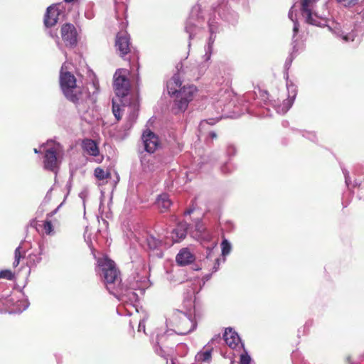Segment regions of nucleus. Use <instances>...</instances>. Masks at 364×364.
I'll use <instances>...</instances> for the list:
<instances>
[{"label":"nucleus","instance_id":"obj_36","mask_svg":"<svg viewBox=\"0 0 364 364\" xmlns=\"http://www.w3.org/2000/svg\"><path fill=\"white\" fill-rule=\"evenodd\" d=\"M338 2H346L347 0H337Z\"/></svg>","mask_w":364,"mask_h":364},{"label":"nucleus","instance_id":"obj_22","mask_svg":"<svg viewBox=\"0 0 364 364\" xmlns=\"http://www.w3.org/2000/svg\"><path fill=\"white\" fill-rule=\"evenodd\" d=\"M14 262H13V267H16L19 263L21 259H23L25 257V253L21 252V247L18 246L14 252Z\"/></svg>","mask_w":364,"mask_h":364},{"label":"nucleus","instance_id":"obj_25","mask_svg":"<svg viewBox=\"0 0 364 364\" xmlns=\"http://www.w3.org/2000/svg\"><path fill=\"white\" fill-rule=\"evenodd\" d=\"M120 107L119 105H117L116 103H114L113 102L112 103V112L114 115V117H116L117 120L119 121L122 118V116L120 114Z\"/></svg>","mask_w":364,"mask_h":364},{"label":"nucleus","instance_id":"obj_13","mask_svg":"<svg viewBox=\"0 0 364 364\" xmlns=\"http://www.w3.org/2000/svg\"><path fill=\"white\" fill-rule=\"evenodd\" d=\"M60 11L58 6H48L46 14L44 16V24L46 27H52L55 26L58 20Z\"/></svg>","mask_w":364,"mask_h":364},{"label":"nucleus","instance_id":"obj_39","mask_svg":"<svg viewBox=\"0 0 364 364\" xmlns=\"http://www.w3.org/2000/svg\"><path fill=\"white\" fill-rule=\"evenodd\" d=\"M34 151H35V153H38V152L36 149H34Z\"/></svg>","mask_w":364,"mask_h":364},{"label":"nucleus","instance_id":"obj_2","mask_svg":"<svg viewBox=\"0 0 364 364\" xmlns=\"http://www.w3.org/2000/svg\"><path fill=\"white\" fill-rule=\"evenodd\" d=\"M60 83L65 97L75 104L79 110H85L87 106L85 105V100L83 99V94L82 91L76 86L75 77L70 72L61 71Z\"/></svg>","mask_w":364,"mask_h":364},{"label":"nucleus","instance_id":"obj_29","mask_svg":"<svg viewBox=\"0 0 364 364\" xmlns=\"http://www.w3.org/2000/svg\"><path fill=\"white\" fill-rule=\"evenodd\" d=\"M219 264H220V259H216L215 261V266L213 267L214 271H217V269H218Z\"/></svg>","mask_w":364,"mask_h":364},{"label":"nucleus","instance_id":"obj_14","mask_svg":"<svg viewBox=\"0 0 364 364\" xmlns=\"http://www.w3.org/2000/svg\"><path fill=\"white\" fill-rule=\"evenodd\" d=\"M223 338L226 344L231 348H235L240 341L239 336L232 328L225 329Z\"/></svg>","mask_w":364,"mask_h":364},{"label":"nucleus","instance_id":"obj_40","mask_svg":"<svg viewBox=\"0 0 364 364\" xmlns=\"http://www.w3.org/2000/svg\"><path fill=\"white\" fill-rule=\"evenodd\" d=\"M36 228L37 231L40 232L39 229L37 227Z\"/></svg>","mask_w":364,"mask_h":364},{"label":"nucleus","instance_id":"obj_15","mask_svg":"<svg viewBox=\"0 0 364 364\" xmlns=\"http://www.w3.org/2000/svg\"><path fill=\"white\" fill-rule=\"evenodd\" d=\"M188 225L186 222L179 223L176 228L171 232V237L173 242H178L181 240L184 239L187 235Z\"/></svg>","mask_w":364,"mask_h":364},{"label":"nucleus","instance_id":"obj_8","mask_svg":"<svg viewBox=\"0 0 364 364\" xmlns=\"http://www.w3.org/2000/svg\"><path fill=\"white\" fill-rule=\"evenodd\" d=\"M56 210L52 211L46 215V218L43 221L42 233L46 235H53L55 234V229L60 226V221L54 217Z\"/></svg>","mask_w":364,"mask_h":364},{"label":"nucleus","instance_id":"obj_11","mask_svg":"<svg viewBox=\"0 0 364 364\" xmlns=\"http://www.w3.org/2000/svg\"><path fill=\"white\" fill-rule=\"evenodd\" d=\"M43 164L46 169L52 171H55L58 167L57 152L55 148H50L46 151Z\"/></svg>","mask_w":364,"mask_h":364},{"label":"nucleus","instance_id":"obj_26","mask_svg":"<svg viewBox=\"0 0 364 364\" xmlns=\"http://www.w3.org/2000/svg\"><path fill=\"white\" fill-rule=\"evenodd\" d=\"M220 118H210V119H204V120H202L200 122V126H203V124H210V125H214L217 122H218L220 121Z\"/></svg>","mask_w":364,"mask_h":364},{"label":"nucleus","instance_id":"obj_20","mask_svg":"<svg viewBox=\"0 0 364 364\" xmlns=\"http://www.w3.org/2000/svg\"><path fill=\"white\" fill-rule=\"evenodd\" d=\"M95 176L98 180H104L107 178H109L111 177V173L109 172L105 171L103 168L97 167L95 169Z\"/></svg>","mask_w":364,"mask_h":364},{"label":"nucleus","instance_id":"obj_7","mask_svg":"<svg viewBox=\"0 0 364 364\" xmlns=\"http://www.w3.org/2000/svg\"><path fill=\"white\" fill-rule=\"evenodd\" d=\"M60 34L66 46H73L77 43V33L75 26L67 23L61 26Z\"/></svg>","mask_w":364,"mask_h":364},{"label":"nucleus","instance_id":"obj_1","mask_svg":"<svg viewBox=\"0 0 364 364\" xmlns=\"http://www.w3.org/2000/svg\"><path fill=\"white\" fill-rule=\"evenodd\" d=\"M166 87L168 95L175 96L171 110L176 114L183 113L187 109L188 104L193 100L198 91L194 85L182 86L178 73L173 75L167 82Z\"/></svg>","mask_w":364,"mask_h":364},{"label":"nucleus","instance_id":"obj_18","mask_svg":"<svg viewBox=\"0 0 364 364\" xmlns=\"http://www.w3.org/2000/svg\"><path fill=\"white\" fill-rule=\"evenodd\" d=\"M156 204L161 213H164L168 210L172 203L168 196L164 194L161 195L156 201Z\"/></svg>","mask_w":364,"mask_h":364},{"label":"nucleus","instance_id":"obj_16","mask_svg":"<svg viewBox=\"0 0 364 364\" xmlns=\"http://www.w3.org/2000/svg\"><path fill=\"white\" fill-rule=\"evenodd\" d=\"M173 336V333L169 331H163L159 333L156 336V344L159 347L160 349L163 348L168 347L171 342V337Z\"/></svg>","mask_w":364,"mask_h":364},{"label":"nucleus","instance_id":"obj_12","mask_svg":"<svg viewBox=\"0 0 364 364\" xmlns=\"http://www.w3.org/2000/svg\"><path fill=\"white\" fill-rule=\"evenodd\" d=\"M195 260V255L187 247L182 248L176 257V262L181 267L191 264Z\"/></svg>","mask_w":364,"mask_h":364},{"label":"nucleus","instance_id":"obj_24","mask_svg":"<svg viewBox=\"0 0 364 364\" xmlns=\"http://www.w3.org/2000/svg\"><path fill=\"white\" fill-rule=\"evenodd\" d=\"M222 247V253L223 255H228L231 250V245L230 242L224 239L221 243Z\"/></svg>","mask_w":364,"mask_h":364},{"label":"nucleus","instance_id":"obj_21","mask_svg":"<svg viewBox=\"0 0 364 364\" xmlns=\"http://www.w3.org/2000/svg\"><path fill=\"white\" fill-rule=\"evenodd\" d=\"M16 302L17 301L14 298L13 295H10L2 301L3 304L11 311H15L17 309V306H16Z\"/></svg>","mask_w":364,"mask_h":364},{"label":"nucleus","instance_id":"obj_30","mask_svg":"<svg viewBox=\"0 0 364 364\" xmlns=\"http://www.w3.org/2000/svg\"><path fill=\"white\" fill-rule=\"evenodd\" d=\"M141 329H143L144 331H145V325L144 322L140 321L139 324V331H140Z\"/></svg>","mask_w":364,"mask_h":364},{"label":"nucleus","instance_id":"obj_31","mask_svg":"<svg viewBox=\"0 0 364 364\" xmlns=\"http://www.w3.org/2000/svg\"><path fill=\"white\" fill-rule=\"evenodd\" d=\"M209 136H210V137L211 139H216L217 138V134L214 132H210Z\"/></svg>","mask_w":364,"mask_h":364},{"label":"nucleus","instance_id":"obj_38","mask_svg":"<svg viewBox=\"0 0 364 364\" xmlns=\"http://www.w3.org/2000/svg\"><path fill=\"white\" fill-rule=\"evenodd\" d=\"M294 31H298L296 27H294Z\"/></svg>","mask_w":364,"mask_h":364},{"label":"nucleus","instance_id":"obj_3","mask_svg":"<svg viewBox=\"0 0 364 364\" xmlns=\"http://www.w3.org/2000/svg\"><path fill=\"white\" fill-rule=\"evenodd\" d=\"M98 264L102 269L105 283L107 289L120 282V272L113 260L107 257L101 258L98 259Z\"/></svg>","mask_w":364,"mask_h":364},{"label":"nucleus","instance_id":"obj_34","mask_svg":"<svg viewBox=\"0 0 364 364\" xmlns=\"http://www.w3.org/2000/svg\"><path fill=\"white\" fill-rule=\"evenodd\" d=\"M343 39L346 42L349 41V38L348 36H343Z\"/></svg>","mask_w":364,"mask_h":364},{"label":"nucleus","instance_id":"obj_37","mask_svg":"<svg viewBox=\"0 0 364 364\" xmlns=\"http://www.w3.org/2000/svg\"><path fill=\"white\" fill-rule=\"evenodd\" d=\"M347 360H348V363H350V357H348V358H347Z\"/></svg>","mask_w":364,"mask_h":364},{"label":"nucleus","instance_id":"obj_19","mask_svg":"<svg viewBox=\"0 0 364 364\" xmlns=\"http://www.w3.org/2000/svg\"><path fill=\"white\" fill-rule=\"evenodd\" d=\"M213 348H204L203 350L198 352L196 355V359L198 362H208L212 358Z\"/></svg>","mask_w":364,"mask_h":364},{"label":"nucleus","instance_id":"obj_32","mask_svg":"<svg viewBox=\"0 0 364 364\" xmlns=\"http://www.w3.org/2000/svg\"><path fill=\"white\" fill-rule=\"evenodd\" d=\"M291 103H292V102H291V100H288V102H287V104H288V105H287V106L286 107V110H287V109H289V107H291Z\"/></svg>","mask_w":364,"mask_h":364},{"label":"nucleus","instance_id":"obj_9","mask_svg":"<svg viewBox=\"0 0 364 364\" xmlns=\"http://www.w3.org/2000/svg\"><path fill=\"white\" fill-rule=\"evenodd\" d=\"M144 149L149 153H154L159 146L158 136L152 132H145L142 135Z\"/></svg>","mask_w":364,"mask_h":364},{"label":"nucleus","instance_id":"obj_23","mask_svg":"<svg viewBox=\"0 0 364 364\" xmlns=\"http://www.w3.org/2000/svg\"><path fill=\"white\" fill-rule=\"evenodd\" d=\"M14 274L9 269L1 270L0 272V279H6L11 281L14 280Z\"/></svg>","mask_w":364,"mask_h":364},{"label":"nucleus","instance_id":"obj_5","mask_svg":"<svg viewBox=\"0 0 364 364\" xmlns=\"http://www.w3.org/2000/svg\"><path fill=\"white\" fill-rule=\"evenodd\" d=\"M128 71L124 69L117 70L114 75V89L118 97L127 95L130 89V82L127 75Z\"/></svg>","mask_w":364,"mask_h":364},{"label":"nucleus","instance_id":"obj_4","mask_svg":"<svg viewBox=\"0 0 364 364\" xmlns=\"http://www.w3.org/2000/svg\"><path fill=\"white\" fill-rule=\"evenodd\" d=\"M173 331L178 335H186L196 328V322L187 314L178 311L172 317Z\"/></svg>","mask_w":364,"mask_h":364},{"label":"nucleus","instance_id":"obj_6","mask_svg":"<svg viewBox=\"0 0 364 364\" xmlns=\"http://www.w3.org/2000/svg\"><path fill=\"white\" fill-rule=\"evenodd\" d=\"M115 49L117 54L122 58L127 55L132 49L129 35L125 31L117 33L115 38Z\"/></svg>","mask_w":364,"mask_h":364},{"label":"nucleus","instance_id":"obj_33","mask_svg":"<svg viewBox=\"0 0 364 364\" xmlns=\"http://www.w3.org/2000/svg\"><path fill=\"white\" fill-rule=\"evenodd\" d=\"M193 212V210L192 209H188L187 210L185 211L184 214L186 215H190L191 213Z\"/></svg>","mask_w":364,"mask_h":364},{"label":"nucleus","instance_id":"obj_35","mask_svg":"<svg viewBox=\"0 0 364 364\" xmlns=\"http://www.w3.org/2000/svg\"><path fill=\"white\" fill-rule=\"evenodd\" d=\"M75 1V0H64V1H65V3H70V2H73V1Z\"/></svg>","mask_w":364,"mask_h":364},{"label":"nucleus","instance_id":"obj_17","mask_svg":"<svg viewBox=\"0 0 364 364\" xmlns=\"http://www.w3.org/2000/svg\"><path fill=\"white\" fill-rule=\"evenodd\" d=\"M82 148L87 154L89 155L97 156L99 155V149L95 143V141L92 139H85L82 141Z\"/></svg>","mask_w":364,"mask_h":364},{"label":"nucleus","instance_id":"obj_28","mask_svg":"<svg viewBox=\"0 0 364 364\" xmlns=\"http://www.w3.org/2000/svg\"><path fill=\"white\" fill-rule=\"evenodd\" d=\"M358 0H349L346 4H344L345 6H354L358 3Z\"/></svg>","mask_w":364,"mask_h":364},{"label":"nucleus","instance_id":"obj_27","mask_svg":"<svg viewBox=\"0 0 364 364\" xmlns=\"http://www.w3.org/2000/svg\"><path fill=\"white\" fill-rule=\"evenodd\" d=\"M251 358L247 353L242 354L240 358V364H250Z\"/></svg>","mask_w":364,"mask_h":364},{"label":"nucleus","instance_id":"obj_10","mask_svg":"<svg viewBox=\"0 0 364 364\" xmlns=\"http://www.w3.org/2000/svg\"><path fill=\"white\" fill-rule=\"evenodd\" d=\"M316 0H303L301 3V14L306 18V22L309 24L316 25V21L313 18V9Z\"/></svg>","mask_w":364,"mask_h":364}]
</instances>
